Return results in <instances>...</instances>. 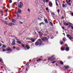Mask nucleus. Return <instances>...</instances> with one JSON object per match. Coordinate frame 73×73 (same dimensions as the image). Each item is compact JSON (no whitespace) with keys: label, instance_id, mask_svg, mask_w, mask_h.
I'll return each mask as SVG.
<instances>
[{"label":"nucleus","instance_id":"obj_1","mask_svg":"<svg viewBox=\"0 0 73 73\" xmlns=\"http://www.w3.org/2000/svg\"><path fill=\"white\" fill-rule=\"evenodd\" d=\"M42 42L41 39H39L35 43V45L36 46L38 45H41L42 44Z\"/></svg>","mask_w":73,"mask_h":73},{"label":"nucleus","instance_id":"obj_2","mask_svg":"<svg viewBox=\"0 0 73 73\" xmlns=\"http://www.w3.org/2000/svg\"><path fill=\"white\" fill-rule=\"evenodd\" d=\"M54 56V55H53L51 58H49L48 59V60L50 61H54V60H55L56 58H53V57Z\"/></svg>","mask_w":73,"mask_h":73},{"label":"nucleus","instance_id":"obj_3","mask_svg":"<svg viewBox=\"0 0 73 73\" xmlns=\"http://www.w3.org/2000/svg\"><path fill=\"white\" fill-rule=\"evenodd\" d=\"M23 5V3L22 2H20L19 3V8H22V6Z\"/></svg>","mask_w":73,"mask_h":73},{"label":"nucleus","instance_id":"obj_4","mask_svg":"<svg viewBox=\"0 0 73 73\" xmlns=\"http://www.w3.org/2000/svg\"><path fill=\"white\" fill-rule=\"evenodd\" d=\"M42 40H43V41H45V40H46V41H47L48 40V38H46V37H45L44 38H42Z\"/></svg>","mask_w":73,"mask_h":73},{"label":"nucleus","instance_id":"obj_5","mask_svg":"<svg viewBox=\"0 0 73 73\" xmlns=\"http://www.w3.org/2000/svg\"><path fill=\"white\" fill-rule=\"evenodd\" d=\"M7 51H11V52H12V49H11V48L8 47V48L7 49Z\"/></svg>","mask_w":73,"mask_h":73},{"label":"nucleus","instance_id":"obj_6","mask_svg":"<svg viewBox=\"0 0 73 73\" xmlns=\"http://www.w3.org/2000/svg\"><path fill=\"white\" fill-rule=\"evenodd\" d=\"M67 37H68L69 38V39H70V40H72V38L71 37V36H70L69 35H67Z\"/></svg>","mask_w":73,"mask_h":73},{"label":"nucleus","instance_id":"obj_7","mask_svg":"<svg viewBox=\"0 0 73 73\" xmlns=\"http://www.w3.org/2000/svg\"><path fill=\"white\" fill-rule=\"evenodd\" d=\"M66 51H69V48L68 47H67L66 48Z\"/></svg>","mask_w":73,"mask_h":73},{"label":"nucleus","instance_id":"obj_8","mask_svg":"<svg viewBox=\"0 0 73 73\" xmlns=\"http://www.w3.org/2000/svg\"><path fill=\"white\" fill-rule=\"evenodd\" d=\"M38 33H39V35L40 36H42V35H43V33L41 34V33L40 32H39Z\"/></svg>","mask_w":73,"mask_h":73},{"label":"nucleus","instance_id":"obj_9","mask_svg":"<svg viewBox=\"0 0 73 73\" xmlns=\"http://www.w3.org/2000/svg\"><path fill=\"white\" fill-rule=\"evenodd\" d=\"M49 4L50 6L51 7H52V3L51 2H50L49 3Z\"/></svg>","mask_w":73,"mask_h":73},{"label":"nucleus","instance_id":"obj_10","mask_svg":"<svg viewBox=\"0 0 73 73\" xmlns=\"http://www.w3.org/2000/svg\"><path fill=\"white\" fill-rule=\"evenodd\" d=\"M66 2L67 4H68L70 6H71V4L70 3H69V2H68V0H66Z\"/></svg>","mask_w":73,"mask_h":73},{"label":"nucleus","instance_id":"obj_11","mask_svg":"<svg viewBox=\"0 0 73 73\" xmlns=\"http://www.w3.org/2000/svg\"><path fill=\"white\" fill-rule=\"evenodd\" d=\"M26 47L27 48V49H29L30 48V47L28 45H26Z\"/></svg>","mask_w":73,"mask_h":73},{"label":"nucleus","instance_id":"obj_12","mask_svg":"<svg viewBox=\"0 0 73 73\" xmlns=\"http://www.w3.org/2000/svg\"><path fill=\"white\" fill-rule=\"evenodd\" d=\"M18 12L19 13H20L22 12V11L21 10H19L18 11Z\"/></svg>","mask_w":73,"mask_h":73},{"label":"nucleus","instance_id":"obj_13","mask_svg":"<svg viewBox=\"0 0 73 73\" xmlns=\"http://www.w3.org/2000/svg\"><path fill=\"white\" fill-rule=\"evenodd\" d=\"M64 50H65V47H62V48H61V50H62V51H64Z\"/></svg>","mask_w":73,"mask_h":73},{"label":"nucleus","instance_id":"obj_14","mask_svg":"<svg viewBox=\"0 0 73 73\" xmlns=\"http://www.w3.org/2000/svg\"><path fill=\"white\" fill-rule=\"evenodd\" d=\"M16 42L17 43H18V44H20L21 45V42L19 41H17V42Z\"/></svg>","mask_w":73,"mask_h":73},{"label":"nucleus","instance_id":"obj_15","mask_svg":"<svg viewBox=\"0 0 73 73\" xmlns=\"http://www.w3.org/2000/svg\"><path fill=\"white\" fill-rule=\"evenodd\" d=\"M44 20L45 22L46 23H48V21H47L46 19H44Z\"/></svg>","mask_w":73,"mask_h":73},{"label":"nucleus","instance_id":"obj_16","mask_svg":"<svg viewBox=\"0 0 73 73\" xmlns=\"http://www.w3.org/2000/svg\"><path fill=\"white\" fill-rule=\"evenodd\" d=\"M64 67L66 69H68L69 68V66H64Z\"/></svg>","mask_w":73,"mask_h":73},{"label":"nucleus","instance_id":"obj_17","mask_svg":"<svg viewBox=\"0 0 73 73\" xmlns=\"http://www.w3.org/2000/svg\"><path fill=\"white\" fill-rule=\"evenodd\" d=\"M12 22L13 23H15V21H16V20H15V19H13L12 20Z\"/></svg>","mask_w":73,"mask_h":73},{"label":"nucleus","instance_id":"obj_18","mask_svg":"<svg viewBox=\"0 0 73 73\" xmlns=\"http://www.w3.org/2000/svg\"><path fill=\"white\" fill-rule=\"evenodd\" d=\"M64 25H68V24L66 23V22H64Z\"/></svg>","mask_w":73,"mask_h":73},{"label":"nucleus","instance_id":"obj_19","mask_svg":"<svg viewBox=\"0 0 73 73\" xmlns=\"http://www.w3.org/2000/svg\"><path fill=\"white\" fill-rule=\"evenodd\" d=\"M5 21V24H6L7 25H8V23H7V21Z\"/></svg>","mask_w":73,"mask_h":73},{"label":"nucleus","instance_id":"obj_20","mask_svg":"<svg viewBox=\"0 0 73 73\" xmlns=\"http://www.w3.org/2000/svg\"><path fill=\"white\" fill-rule=\"evenodd\" d=\"M12 45H15V41H14L13 42Z\"/></svg>","mask_w":73,"mask_h":73},{"label":"nucleus","instance_id":"obj_21","mask_svg":"<svg viewBox=\"0 0 73 73\" xmlns=\"http://www.w3.org/2000/svg\"><path fill=\"white\" fill-rule=\"evenodd\" d=\"M41 60H42L41 59L39 58L37 60V61H41Z\"/></svg>","mask_w":73,"mask_h":73},{"label":"nucleus","instance_id":"obj_22","mask_svg":"<svg viewBox=\"0 0 73 73\" xmlns=\"http://www.w3.org/2000/svg\"><path fill=\"white\" fill-rule=\"evenodd\" d=\"M50 23L51 26H53V23H52V22H50Z\"/></svg>","mask_w":73,"mask_h":73},{"label":"nucleus","instance_id":"obj_23","mask_svg":"<svg viewBox=\"0 0 73 73\" xmlns=\"http://www.w3.org/2000/svg\"><path fill=\"white\" fill-rule=\"evenodd\" d=\"M31 40L32 42H34L35 41V40L33 39H31Z\"/></svg>","mask_w":73,"mask_h":73},{"label":"nucleus","instance_id":"obj_24","mask_svg":"<svg viewBox=\"0 0 73 73\" xmlns=\"http://www.w3.org/2000/svg\"><path fill=\"white\" fill-rule=\"evenodd\" d=\"M37 19L38 20H39L40 21H41V19L39 17H38Z\"/></svg>","mask_w":73,"mask_h":73},{"label":"nucleus","instance_id":"obj_25","mask_svg":"<svg viewBox=\"0 0 73 73\" xmlns=\"http://www.w3.org/2000/svg\"><path fill=\"white\" fill-rule=\"evenodd\" d=\"M39 24H40V25H41V24H43L44 25V22H42L41 23H40Z\"/></svg>","mask_w":73,"mask_h":73},{"label":"nucleus","instance_id":"obj_26","mask_svg":"<svg viewBox=\"0 0 73 73\" xmlns=\"http://www.w3.org/2000/svg\"><path fill=\"white\" fill-rule=\"evenodd\" d=\"M21 45H22V46H23V47H24V44L21 43Z\"/></svg>","mask_w":73,"mask_h":73},{"label":"nucleus","instance_id":"obj_27","mask_svg":"<svg viewBox=\"0 0 73 73\" xmlns=\"http://www.w3.org/2000/svg\"><path fill=\"white\" fill-rule=\"evenodd\" d=\"M16 49L17 50H20V48H16Z\"/></svg>","mask_w":73,"mask_h":73},{"label":"nucleus","instance_id":"obj_28","mask_svg":"<svg viewBox=\"0 0 73 73\" xmlns=\"http://www.w3.org/2000/svg\"><path fill=\"white\" fill-rule=\"evenodd\" d=\"M56 4L57 6H58V3H57V1L56 2Z\"/></svg>","mask_w":73,"mask_h":73},{"label":"nucleus","instance_id":"obj_29","mask_svg":"<svg viewBox=\"0 0 73 73\" xmlns=\"http://www.w3.org/2000/svg\"><path fill=\"white\" fill-rule=\"evenodd\" d=\"M63 44H64V42H60V44H61V45H62Z\"/></svg>","mask_w":73,"mask_h":73},{"label":"nucleus","instance_id":"obj_30","mask_svg":"<svg viewBox=\"0 0 73 73\" xmlns=\"http://www.w3.org/2000/svg\"><path fill=\"white\" fill-rule=\"evenodd\" d=\"M60 63L62 65H63V64H64V63L62 62H60Z\"/></svg>","mask_w":73,"mask_h":73},{"label":"nucleus","instance_id":"obj_31","mask_svg":"<svg viewBox=\"0 0 73 73\" xmlns=\"http://www.w3.org/2000/svg\"><path fill=\"white\" fill-rule=\"evenodd\" d=\"M46 11H47V12H49V10H48V8H46Z\"/></svg>","mask_w":73,"mask_h":73},{"label":"nucleus","instance_id":"obj_32","mask_svg":"<svg viewBox=\"0 0 73 73\" xmlns=\"http://www.w3.org/2000/svg\"><path fill=\"white\" fill-rule=\"evenodd\" d=\"M3 47L4 48H6V46H5V45H3Z\"/></svg>","mask_w":73,"mask_h":73},{"label":"nucleus","instance_id":"obj_33","mask_svg":"<svg viewBox=\"0 0 73 73\" xmlns=\"http://www.w3.org/2000/svg\"><path fill=\"white\" fill-rule=\"evenodd\" d=\"M60 9H58L57 10V12L58 13H60Z\"/></svg>","mask_w":73,"mask_h":73},{"label":"nucleus","instance_id":"obj_34","mask_svg":"<svg viewBox=\"0 0 73 73\" xmlns=\"http://www.w3.org/2000/svg\"><path fill=\"white\" fill-rule=\"evenodd\" d=\"M3 52H6V51H7V50H6V49H5H5H3Z\"/></svg>","mask_w":73,"mask_h":73},{"label":"nucleus","instance_id":"obj_35","mask_svg":"<svg viewBox=\"0 0 73 73\" xmlns=\"http://www.w3.org/2000/svg\"><path fill=\"white\" fill-rule=\"evenodd\" d=\"M19 23L21 24H23V22H20V21H19Z\"/></svg>","mask_w":73,"mask_h":73},{"label":"nucleus","instance_id":"obj_36","mask_svg":"<svg viewBox=\"0 0 73 73\" xmlns=\"http://www.w3.org/2000/svg\"><path fill=\"white\" fill-rule=\"evenodd\" d=\"M27 11H29V12H30V9H27Z\"/></svg>","mask_w":73,"mask_h":73},{"label":"nucleus","instance_id":"obj_37","mask_svg":"<svg viewBox=\"0 0 73 73\" xmlns=\"http://www.w3.org/2000/svg\"><path fill=\"white\" fill-rule=\"evenodd\" d=\"M8 25H9V26H12L11 23H9L8 24Z\"/></svg>","mask_w":73,"mask_h":73},{"label":"nucleus","instance_id":"obj_38","mask_svg":"<svg viewBox=\"0 0 73 73\" xmlns=\"http://www.w3.org/2000/svg\"><path fill=\"white\" fill-rule=\"evenodd\" d=\"M62 6H63V8H64V7H65V4H63L62 5Z\"/></svg>","mask_w":73,"mask_h":73},{"label":"nucleus","instance_id":"obj_39","mask_svg":"<svg viewBox=\"0 0 73 73\" xmlns=\"http://www.w3.org/2000/svg\"><path fill=\"white\" fill-rule=\"evenodd\" d=\"M56 62L55 61H53L52 62V63H53V64H54V63H55Z\"/></svg>","mask_w":73,"mask_h":73},{"label":"nucleus","instance_id":"obj_40","mask_svg":"<svg viewBox=\"0 0 73 73\" xmlns=\"http://www.w3.org/2000/svg\"><path fill=\"white\" fill-rule=\"evenodd\" d=\"M12 0H10L9 1V3H12Z\"/></svg>","mask_w":73,"mask_h":73},{"label":"nucleus","instance_id":"obj_41","mask_svg":"<svg viewBox=\"0 0 73 73\" xmlns=\"http://www.w3.org/2000/svg\"><path fill=\"white\" fill-rule=\"evenodd\" d=\"M44 3H45V0H42Z\"/></svg>","mask_w":73,"mask_h":73},{"label":"nucleus","instance_id":"obj_42","mask_svg":"<svg viewBox=\"0 0 73 73\" xmlns=\"http://www.w3.org/2000/svg\"><path fill=\"white\" fill-rule=\"evenodd\" d=\"M13 48L14 49H16V47L15 46H13Z\"/></svg>","mask_w":73,"mask_h":73},{"label":"nucleus","instance_id":"obj_43","mask_svg":"<svg viewBox=\"0 0 73 73\" xmlns=\"http://www.w3.org/2000/svg\"><path fill=\"white\" fill-rule=\"evenodd\" d=\"M11 25H14V23H11Z\"/></svg>","mask_w":73,"mask_h":73},{"label":"nucleus","instance_id":"obj_44","mask_svg":"<svg viewBox=\"0 0 73 73\" xmlns=\"http://www.w3.org/2000/svg\"><path fill=\"white\" fill-rule=\"evenodd\" d=\"M2 61V59L1 58H0V62H1Z\"/></svg>","mask_w":73,"mask_h":73},{"label":"nucleus","instance_id":"obj_45","mask_svg":"<svg viewBox=\"0 0 73 73\" xmlns=\"http://www.w3.org/2000/svg\"><path fill=\"white\" fill-rule=\"evenodd\" d=\"M52 15H55V14H54V13H52Z\"/></svg>","mask_w":73,"mask_h":73},{"label":"nucleus","instance_id":"obj_46","mask_svg":"<svg viewBox=\"0 0 73 73\" xmlns=\"http://www.w3.org/2000/svg\"><path fill=\"white\" fill-rule=\"evenodd\" d=\"M24 49H25V50H26V49H27V48L25 47H24L23 48Z\"/></svg>","mask_w":73,"mask_h":73},{"label":"nucleus","instance_id":"obj_47","mask_svg":"<svg viewBox=\"0 0 73 73\" xmlns=\"http://www.w3.org/2000/svg\"><path fill=\"white\" fill-rule=\"evenodd\" d=\"M46 3H48V0H46Z\"/></svg>","mask_w":73,"mask_h":73},{"label":"nucleus","instance_id":"obj_48","mask_svg":"<svg viewBox=\"0 0 73 73\" xmlns=\"http://www.w3.org/2000/svg\"><path fill=\"white\" fill-rule=\"evenodd\" d=\"M63 41H65V40L64 38H63Z\"/></svg>","mask_w":73,"mask_h":73},{"label":"nucleus","instance_id":"obj_49","mask_svg":"<svg viewBox=\"0 0 73 73\" xmlns=\"http://www.w3.org/2000/svg\"><path fill=\"white\" fill-rule=\"evenodd\" d=\"M71 28L72 29H73V26H71Z\"/></svg>","mask_w":73,"mask_h":73},{"label":"nucleus","instance_id":"obj_50","mask_svg":"<svg viewBox=\"0 0 73 73\" xmlns=\"http://www.w3.org/2000/svg\"><path fill=\"white\" fill-rule=\"evenodd\" d=\"M29 63H27V64H26V65H29Z\"/></svg>","mask_w":73,"mask_h":73},{"label":"nucleus","instance_id":"obj_51","mask_svg":"<svg viewBox=\"0 0 73 73\" xmlns=\"http://www.w3.org/2000/svg\"><path fill=\"white\" fill-rule=\"evenodd\" d=\"M62 29H64L65 28H64V27H62Z\"/></svg>","mask_w":73,"mask_h":73},{"label":"nucleus","instance_id":"obj_52","mask_svg":"<svg viewBox=\"0 0 73 73\" xmlns=\"http://www.w3.org/2000/svg\"><path fill=\"white\" fill-rule=\"evenodd\" d=\"M71 1V0H69L68 1V2H69V3H70Z\"/></svg>","mask_w":73,"mask_h":73},{"label":"nucleus","instance_id":"obj_53","mask_svg":"<svg viewBox=\"0 0 73 73\" xmlns=\"http://www.w3.org/2000/svg\"><path fill=\"white\" fill-rule=\"evenodd\" d=\"M69 23V24H70V25H72V24L71 23Z\"/></svg>","mask_w":73,"mask_h":73},{"label":"nucleus","instance_id":"obj_54","mask_svg":"<svg viewBox=\"0 0 73 73\" xmlns=\"http://www.w3.org/2000/svg\"><path fill=\"white\" fill-rule=\"evenodd\" d=\"M54 38V37L53 36H52L51 37V38Z\"/></svg>","mask_w":73,"mask_h":73},{"label":"nucleus","instance_id":"obj_55","mask_svg":"<svg viewBox=\"0 0 73 73\" xmlns=\"http://www.w3.org/2000/svg\"><path fill=\"white\" fill-rule=\"evenodd\" d=\"M7 19H8L7 18H5V20H7Z\"/></svg>","mask_w":73,"mask_h":73},{"label":"nucleus","instance_id":"obj_56","mask_svg":"<svg viewBox=\"0 0 73 73\" xmlns=\"http://www.w3.org/2000/svg\"><path fill=\"white\" fill-rule=\"evenodd\" d=\"M56 66H58V65H57V64L56 63Z\"/></svg>","mask_w":73,"mask_h":73},{"label":"nucleus","instance_id":"obj_57","mask_svg":"<svg viewBox=\"0 0 73 73\" xmlns=\"http://www.w3.org/2000/svg\"><path fill=\"white\" fill-rule=\"evenodd\" d=\"M71 15H72V16H73V13L71 14Z\"/></svg>","mask_w":73,"mask_h":73},{"label":"nucleus","instance_id":"obj_58","mask_svg":"<svg viewBox=\"0 0 73 73\" xmlns=\"http://www.w3.org/2000/svg\"><path fill=\"white\" fill-rule=\"evenodd\" d=\"M14 4H16V3L15 2V3H14Z\"/></svg>","mask_w":73,"mask_h":73},{"label":"nucleus","instance_id":"obj_59","mask_svg":"<svg viewBox=\"0 0 73 73\" xmlns=\"http://www.w3.org/2000/svg\"><path fill=\"white\" fill-rule=\"evenodd\" d=\"M63 35H64V36H65V33H63Z\"/></svg>","mask_w":73,"mask_h":73},{"label":"nucleus","instance_id":"obj_60","mask_svg":"<svg viewBox=\"0 0 73 73\" xmlns=\"http://www.w3.org/2000/svg\"><path fill=\"white\" fill-rule=\"evenodd\" d=\"M65 46H68V45H67V44H65Z\"/></svg>","mask_w":73,"mask_h":73},{"label":"nucleus","instance_id":"obj_61","mask_svg":"<svg viewBox=\"0 0 73 73\" xmlns=\"http://www.w3.org/2000/svg\"><path fill=\"white\" fill-rule=\"evenodd\" d=\"M26 70H28V69L26 68Z\"/></svg>","mask_w":73,"mask_h":73},{"label":"nucleus","instance_id":"obj_62","mask_svg":"<svg viewBox=\"0 0 73 73\" xmlns=\"http://www.w3.org/2000/svg\"><path fill=\"white\" fill-rule=\"evenodd\" d=\"M0 46H1V44H0Z\"/></svg>","mask_w":73,"mask_h":73},{"label":"nucleus","instance_id":"obj_63","mask_svg":"<svg viewBox=\"0 0 73 73\" xmlns=\"http://www.w3.org/2000/svg\"><path fill=\"white\" fill-rule=\"evenodd\" d=\"M8 8H10V7H8Z\"/></svg>","mask_w":73,"mask_h":73},{"label":"nucleus","instance_id":"obj_64","mask_svg":"<svg viewBox=\"0 0 73 73\" xmlns=\"http://www.w3.org/2000/svg\"><path fill=\"white\" fill-rule=\"evenodd\" d=\"M56 33H58V32H56Z\"/></svg>","mask_w":73,"mask_h":73}]
</instances>
